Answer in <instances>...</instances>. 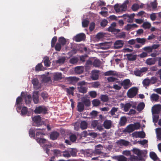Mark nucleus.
<instances>
[{
	"instance_id": "27",
	"label": "nucleus",
	"mask_w": 161,
	"mask_h": 161,
	"mask_svg": "<svg viewBox=\"0 0 161 161\" xmlns=\"http://www.w3.org/2000/svg\"><path fill=\"white\" fill-rule=\"evenodd\" d=\"M127 58L129 60L134 61L136 59V55H133L132 54H126Z\"/></svg>"
},
{
	"instance_id": "36",
	"label": "nucleus",
	"mask_w": 161,
	"mask_h": 161,
	"mask_svg": "<svg viewBox=\"0 0 161 161\" xmlns=\"http://www.w3.org/2000/svg\"><path fill=\"white\" fill-rule=\"evenodd\" d=\"M31 96L30 95H27L25 97V103L26 104H30L31 101Z\"/></svg>"
},
{
	"instance_id": "1",
	"label": "nucleus",
	"mask_w": 161,
	"mask_h": 161,
	"mask_svg": "<svg viewBox=\"0 0 161 161\" xmlns=\"http://www.w3.org/2000/svg\"><path fill=\"white\" fill-rule=\"evenodd\" d=\"M89 84L84 80L79 82L77 84L78 92L83 94L86 93L88 90V85Z\"/></svg>"
},
{
	"instance_id": "11",
	"label": "nucleus",
	"mask_w": 161,
	"mask_h": 161,
	"mask_svg": "<svg viewBox=\"0 0 161 161\" xmlns=\"http://www.w3.org/2000/svg\"><path fill=\"white\" fill-rule=\"evenodd\" d=\"M133 153L137 155L139 157L140 159H142V155L144 154V152L142 151H141L138 149L135 148L133 149L132 150Z\"/></svg>"
},
{
	"instance_id": "22",
	"label": "nucleus",
	"mask_w": 161,
	"mask_h": 161,
	"mask_svg": "<svg viewBox=\"0 0 161 161\" xmlns=\"http://www.w3.org/2000/svg\"><path fill=\"white\" fill-rule=\"evenodd\" d=\"M134 131L132 124H130L127 126L124 130V132H127L129 133L132 132Z\"/></svg>"
},
{
	"instance_id": "52",
	"label": "nucleus",
	"mask_w": 161,
	"mask_h": 161,
	"mask_svg": "<svg viewBox=\"0 0 161 161\" xmlns=\"http://www.w3.org/2000/svg\"><path fill=\"white\" fill-rule=\"evenodd\" d=\"M75 71L78 73L80 74L83 71V67L82 66H77L75 68Z\"/></svg>"
},
{
	"instance_id": "51",
	"label": "nucleus",
	"mask_w": 161,
	"mask_h": 161,
	"mask_svg": "<svg viewBox=\"0 0 161 161\" xmlns=\"http://www.w3.org/2000/svg\"><path fill=\"white\" fill-rule=\"evenodd\" d=\"M77 50L75 48H74L70 51L69 52L68 54L69 55L70 57H72L74 54L77 53Z\"/></svg>"
},
{
	"instance_id": "46",
	"label": "nucleus",
	"mask_w": 161,
	"mask_h": 161,
	"mask_svg": "<svg viewBox=\"0 0 161 161\" xmlns=\"http://www.w3.org/2000/svg\"><path fill=\"white\" fill-rule=\"evenodd\" d=\"M36 141L40 144L45 143L47 142V140L44 138H37L36 139Z\"/></svg>"
},
{
	"instance_id": "30",
	"label": "nucleus",
	"mask_w": 161,
	"mask_h": 161,
	"mask_svg": "<svg viewBox=\"0 0 161 161\" xmlns=\"http://www.w3.org/2000/svg\"><path fill=\"white\" fill-rule=\"evenodd\" d=\"M145 106V104L144 103H140L137 107V110L139 112L142 111L144 108Z\"/></svg>"
},
{
	"instance_id": "48",
	"label": "nucleus",
	"mask_w": 161,
	"mask_h": 161,
	"mask_svg": "<svg viewBox=\"0 0 161 161\" xmlns=\"http://www.w3.org/2000/svg\"><path fill=\"white\" fill-rule=\"evenodd\" d=\"M150 83V80L148 79H145L142 81V84L144 86H148Z\"/></svg>"
},
{
	"instance_id": "20",
	"label": "nucleus",
	"mask_w": 161,
	"mask_h": 161,
	"mask_svg": "<svg viewBox=\"0 0 161 161\" xmlns=\"http://www.w3.org/2000/svg\"><path fill=\"white\" fill-rule=\"evenodd\" d=\"M63 78L62 74L61 73H56L53 75V79L55 81L61 80Z\"/></svg>"
},
{
	"instance_id": "38",
	"label": "nucleus",
	"mask_w": 161,
	"mask_h": 161,
	"mask_svg": "<svg viewBox=\"0 0 161 161\" xmlns=\"http://www.w3.org/2000/svg\"><path fill=\"white\" fill-rule=\"evenodd\" d=\"M136 40L138 43H141L142 45H144L145 43L146 39L144 38H136Z\"/></svg>"
},
{
	"instance_id": "59",
	"label": "nucleus",
	"mask_w": 161,
	"mask_h": 161,
	"mask_svg": "<svg viewBox=\"0 0 161 161\" xmlns=\"http://www.w3.org/2000/svg\"><path fill=\"white\" fill-rule=\"evenodd\" d=\"M65 60V58L64 57H63L58 59L56 61V63L59 64H64Z\"/></svg>"
},
{
	"instance_id": "37",
	"label": "nucleus",
	"mask_w": 161,
	"mask_h": 161,
	"mask_svg": "<svg viewBox=\"0 0 161 161\" xmlns=\"http://www.w3.org/2000/svg\"><path fill=\"white\" fill-rule=\"evenodd\" d=\"M157 139L161 141V128H158L156 130Z\"/></svg>"
},
{
	"instance_id": "5",
	"label": "nucleus",
	"mask_w": 161,
	"mask_h": 161,
	"mask_svg": "<svg viewBox=\"0 0 161 161\" xmlns=\"http://www.w3.org/2000/svg\"><path fill=\"white\" fill-rule=\"evenodd\" d=\"M66 80L68 84L74 85L79 80V78L75 76H70L66 77Z\"/></svg>"
},
{
	"instance_id": "53",
	"label": "nucleus",
	"mask_w": 161,
	"mask_h": 161,
	"mask_svg": "<svg viewBox=\"0 0 161 161\" xmlns=\"http://www.w3.org/2000/svg\"><path fill=\"white\" fill-rule=\"evenodd\" d=\"M69 151V152L70 154L72 156L74 157L76 155L77 152L75 149H70Z\"/></svg>"
},
{
	"instance_id": "12",
	"label": "nucleus",
	"mask_w": 161,
	"mask_h": 161,
	"mask_svg": "<svg viewBox=\"0 0 161 161\" xmlns=\"http://www.w3.org/2000/svg\"><path fill=\"white\" fill-rule=\"evenodd\" d=\"M39 92L35 91L33 92L32 98L33 101L35 104H37L39 101Z\"/></svg>"
},
{
	"instance_id": "24",
	"label": "nucleus",
	"mask_w": 161,
	"mask_h": 161,
	"mask_svg": "<svg viewBox=\"0 0 161 161\" xmlns=\"http://www.w3.org/2000/svg\"><path fill=\"white\" fill-rule=\"evenodd\" d=\"M129 142L126 141H125L123 140H120L118 141L116 143L118 145L120 146H127L129 145Z\"/></svg>"
},
{
	"instance_id": "2",
	"label": "nucleus",
	"mask_w": 161,
	"mask_h": 161,
	"mask_svg": "<svg viewBox=\"0 0 161 161\" xmlns=\"http://www.w3.org/2000/svg\"><path fill=\"white\" fill-rule=\"evenodd\" d=\"M129 2V0H126L122 4L119 5V4H116L114 6V8L117 13L122 12L125 11L127 9V5Z\"/></svg>"
},
{
	"instance_id": "18",
	"label": "nucleus",
	"mask_w": 161,
	"mask_h": 161,
	"mask_svg": "<svg viewBox=\"0 0 161 161\" xmlns=\"http://www.w3.org/2000/svg\"><path fill=\"white\" fill-rule=\"evenodd\" d=\"M32 120L36 124V126H39L40 125L41 121V117L40 115L35 116L32 118Z\"/></svg>"
},
{
	"instance_id": "61",
	"label": "nucleus",
	"mask_w": 161,
	"mask_h": 161,
	"mask_svg": "<svg viewBox=\"0 0 161 161\" xmlns=\"http://www.w3.org/2000/svg\"><path fill=\"white\" fill-rule=\"evenodd\" d=\"M101 99L103 102H106L108 100V96L106 95H102L101 96Z\"/></svg>"
},
{
	"instance_id": "4",
	"label": "nucleus",
	"mask_w": 161,
	"mask_h": 161,
	"mask_svg": "<svg viewBox=\"0 0 161 161\" xmlns=\"http://www.w3.org/2000/svg\"><path fill=\"white\" fill-rule=\"evenodd\" d=\"M147 68L145 67H142L140 69H136L134 71V74L136 76L140 77L143 75L142 73L146 72L147 70Z\"/></svg>"
},
{
	"instance_id": "43",
	"label": "nucleus",
	"mask_w": 161,
	"mask_h": 161,
	"mask_svg": "<svg viewBox=\"0 0 161 161\" xmlns=\"http://www.w3.org/2000/svg\"><path fill=\"white\" fill-rule=\"evenodd\" d=\"M130 103H126L124 107V110L125 112L128 111L130 108L131 107Z\"/></svg>"
},
{
	"instance_id": "8",
	"label": "nucleus",
	"mask_w": 161,
	"mask_h": 161,
	"mask_svg": "<svg viewBox=\"0 0 161 161\" xmlns=\"http://www.w3.org/2000/svg\"><path fill=\"white\" fill-rule=\"evenodd\" d=\"M31 82L35 89L37 90L41 88V84L39 83V80L37 78H34L32 80Z\"/></svg>"
},
{
	"instance_id": "64",
	"label": "nucleus",
	"mask_w": 161,
	"mask_h": 161,
	"mask_svg": "<svg viewBox=\"0 0 161 161\" xmlns=\"http://www.w3.org/2000/svg\"><path fill=\"white\" fill-rule=\"evenodd\" d=\"M118 161H127V158L123 155H121L118 158Z\"/></svg>"
},
{
	"instance_id": "32",
	"label": "nucleus",
	"mask_w": 161,
	"mask_h": 161,
	"mask_svg": "<svg viewBox=\"0 0 161 161\" xmlns=\"http://www.w3.org/2000/svg\"><path fill=\"white\" fill-rule=\"evenodd\" d=\"M58 42L62 46L65 45L67 42L66 39L63 37H60L58 38Z\"/></svg>"
},
{
	"instance_id": "41",
	"label": "nucleus",
	"mask_w": 161,
	"mask_h": 161,
	"mask_svg": "<svg viewBox=\"0 0 161 161\" xmlns=\"http://www.w3.org/2000/svg\"><path fill=\"white\" fill-rule=\"evenodd\" d=\"M21 114L22 115H25L26 114L28 113V108L24 106L21 108Z\"/></svg>"
},
{
	"instance_id": "58",
	"label": "nucleus",
	"mask_w": 161,
	"mask_h": 161,
	"mask_svg": "<svg viewBox=\"0 0 161 161\" xmlns=\"http://www.w3.org/2000/svg\"><path fill=\"white\" fill-rule=\"evenodd\" d=\"M132 125L134 130L139 129L141 127V125L139 123H135L134 124H132Z\"/></svg>"
},
{
	"instance_id": "63",
	"label": "nucleus",
	"mask_w": 161,
	"mask_h": 161,
	"mask_svg": "<svg viewBox=\"0 0 161 161\" xmlns=\"http://www.w3.org/2000/svg\"><path fill=\"white\" fill-rule=\"evenodd\" d=\"M89 94L90 96L93 98L96 97L97 96V92L95 91H92L90 92H89Z\"/></svg>"
},
{
	"instance_id": "50",
	"label": "nucleus",
	"mask_w": 161,
	"mask_h": 161,
	"mask_svg": "<svg viewBox=\"0 0 161 161\" xmlns=\"http://www.w3.org/2000/svg\"><path fill=\"white\" fill-rule=\"evenodd\" d=\"M43 66L41 63L38 64L36 66L35 70L36 71H40L42 70Z\"/></svg>"
},
{
	"instance_id": "55",
	"label": "nucleus",
	"mask_w": 161,
	"mask_h": 161,
	"mask_svg": "<svg viewBox=\"0 0 161 161\" xmlns=\"http://www.w3.org/2000/svg\"><path fill=\"white\" fill-rule=\"evenodd\" d=\"M135 16V14H131L130 15H128V14H124L122 16H119V17H123L125 19H126V17H127V18H131L132 19H133V18H134V17Z\"/></svg>"
},
{
	"instance_id": "39",
	"label": "nucleus",
	"mask_w": 161,
	"mask_h": 161,
	"mask_svg": "<svg viewBox=\"0 0 161 161\" xmlns=\"http://www.w3.org/2000/svg\"><path fill=\"white\" fill-rule=\"evenodd\" d=\"M43 62L45 66L46 67H49L50 64V62L48 57H46L44 59Z\"/></svg>"
},
{
	"instance_id": "42",
	"label": "nucleus",
	"mask_w": 161,
	"mask_h": 161,
	"mask_svg": "<svg viewBox=\"0 0 161 161\" xmlns=\"http://www.w3.org/2000/svg\"><path fill=\"white\" fill-rule=\"evenodd\" d=\"M142 26L145 29H149L151 26V24L148 22H145L143 23Z\"/></svg>"
},
{
	"instance_id": "28",
	"label": "nucleus",
	"mask_w": 161,
	"mask_h": 161,
	"mask_svg": "<svg viewBox=\"0 0 161 161\" xmlns=\"http://www.w3.org/2000/svg\"><path fill=\"white\" fill-rule=\"evenodd\" d=\"M77 110L80 112H81L84 109V105L81 102H79L77 106Z\"/></svg>"
},
{
	"instance_id": "29",
	"label": "nucleus",
	"mask_w": 161,
	"mask_h": 161,
	"mask_svg": "<svg viewBox=\"0 0 161 161\" xmlns=\"http://www.w3.org/2000/svg\"><path fill=\"white\" fill-rule=\"evenodd\" d=\"M75 89L74 87L73 86L70 87L69 88H66V91L68 94L73 96L74 94V91Z\"/></svg>"
},
{
	"instance_id": "3",
	"label": "nucleus",
	"mask_w": 161,
	"mask_h": 161,
	"mask_svg": "<svg viewBox=\"0 0 161 161\" xmlns=\"http://www.w3.org/2000/svg\"><path fill=\"white\" fill-rule=\"evenodd\" d=\"M47 111V109L45 106H39L36 107L34 112L36 114H45L48 113Z\"/></svg>"
},
{
	"instance_id": "23",
	"label": "nucleus",
	"mask_w": 161,
	"mask_h": 161,
	"mask_svg": "<svg viewBox=\"0 0 161 161\" xmlns=\"http://www.w3.org/2000/svg\"><path fill=\"white\" fill-rule=\"evenodd\" d=\"M127 119L125 116H122L120 118L119 125L120 126H124L126 124Z\"/></svg>"
},
{
	"instance_id": "10",
	"label": "nucleus",
	"mask_w": 161,
	"mask_h": 161,
	"mask_svg": "<svg viewBox=\"0 0 161 161\" xmlns=\"http://www.w3.org/2000/svg\"><path fill=\"white\" fill-rule=\"evenodd\" d=\"M134 137L136 138L139 137L141 138H144L145 136V133L143 131H136L132 134Z\"/></svg>"
},
{
	"instance_id": "21",
	"label": "nucleus",
	"mask_w": 161,
	"mask_h": 161,
	"mask_svg": "<svg viewBox=\"0 0 161 161\" xmlns=\"http://www.w3.org/2000/svg\"><path fill=\"white\" fill-rule=\"evenodd\" d=\"M40 129H36L35 128H31L29 131V135L31 137H34L35 136V132L37 130H41Z\"/></svg>"
},
{
	"instance_id": "14",
	"label": "nucleus",
	"mask_w": 161,
	"mask_h": 161,
	"mask_svg": "<svg viewBox=\"0 0 161 161\" xmlns=\"http://www.w3.org/2000/svg\"><path fill=\"white\" fill-rule=\"evenodd\" d=\"M22 101L23 99L21 97L19 96L17 97L16 100L15 105L16 106L17 110H21V102Z\"/></svg>"
},
{
	"instance_id": "31",
	"label": "nucleus",
	"mask_w": 161,
	"mask_h": 161,
	"mask_svg": "<svg viewBox=\"0 0 161 161\" xmlns=\"http://www.w3.org/2000/svg\"><path fill=\"white\" fill-rule=\"evenodd\" d=\"M150 157L154 161L157 160H159L156 154L153 152H152L150 153Z\"/></svg>"
},
{
	"instance_id": "54",
	"label": "nucleus",
	"mask_w": 161,
	"mask_h": 161,
	"mask_svg": "<svg viewBox=\"0 0 161 161\" xmlns=\"http://www.w3.org/2000/svg\"><path fill=\"white\" fill-rule=\"evenodd\" d=\"M57 41V37L55 36L52 39L51 42V46L52 47H54L55 46V43Z\"/></svg>"
},
{
	"instance_id": "57",
	"label": "nucleus",
	"mask_w": 161,
	"mask_h": 161,
	"mask_svg": "<svg viewBox=\"0 0 161 161\" xmlns=\"http://www.w3.org/2000/svg\"><path fill=\"white\" fill-rule=\"evenodd\" d=\"M143 50L147 53H150L153 51L151 46H147L144 47Z\"/></svg>"
},
{
	"instance_id": "17",
	"label": "nucleus",
	"mask_w": 161,
	"mask_h": 161,
	"mask_svg": "<svg viewBox=\"0 0 161 161\" xmlns=\"http://www.w3.org/2000/svg\"><path fill=\"white\" fill-rule=\"evenodd\" d=\"M123 45V41L122 40H117L114 43V47L115 48L119 49L122 47Z\"/></svg>"
},
{
	"instance_id": "56",
	"label": "nucleus",
	"mask_w": 161,
	"mask_h": 161,
	"mask_svg": "<svg viewBox=\"0 0 161 161\" xmlns=\"http://www.w3.org/2000/svg\"><path fill=\"white\" fill-rule=\"evenodd\" d=\"M99 123L97 120H94L92 122L91 126L93 128H95L96 127H97Z\"/></svg>"
},
{
	"instance_id": "35",
	"label": "nucleus",
	"mask_w": 161,
	"mask_h": 161,
	"mask_svg": "<svg viewBox=\"0 0 161 161\" xmlns=\"http://www.w3.org/2000/svg\"><path fill=\"white\" fill-rule=\"evenodd\" d=\"M101 61L99 59H95L92 63V65L95 67H98L101 65Z\"/></svg>"
},
{
	"instance_id": "34",
	"label": "nucleus",
	"mask_w": 161,
	"mask_h": 161,
	"mask_svg": "<svg viewBox=\"0 0 161 161\" xmlns=\"http://www.w3.org/2000/svg\"><path fill=\"white\" fill-rule=\"evenodd\" d=\"M160 109L158 105L154 106L152 108V111L153 114H158Z\"/></svg>"
},
{
	"instance_id": "44",
	"label": "nucleus",
	"mask_w": 161,
	"mask_h": 161,
	"mask_svg": "<svg viewBox=\"0 0 161 161\" xmlns=\"http://www.w3.org/2000/svg\"><path fill=\"white\" fill-rule=\"evenodd\" d=\"M116 75V74L115 73L114 71L113 70H109L104 73V75L106 76L115 75Z\"/></svg>"
},
{
	"instance_id": "25",
	"label": "nucleus",
	"mask_w": 161,
	"mask_h": 161,
	"mask_svg": "<svg viewBox=\"0 0 161 161\" xmlns=\"http://www.w3.org/2000/svg\"><path fill=\"white\" fill-rule=\"evenodd\" d=\"M138 27V26L136 24H127V25L125 26V29L127 31H130L131 29H133L135 28H137Z\"/></svg>"
},
{
	"instance_id": "16",
	"label": "nucleus",
	"mask_w": 161,
	"mask_h": 161,
	"mask_svg": "<svg viewBox=\"0 0 161 161\" xmlns=\"http://www.w3.org/2000/svg\"><path fill=\"white\" fill-rule=\"evenodd\" d=\"M112 123V121L111 120L106 119L104 121L103 126L105 128L108 129L111 127Z\"/></svg>"
},
{
	"instance_id": "49",
	"label": "nucleus",
	"mask_w": 161,
	"mask_h": 161,
	"mask_svg": "<svg viewBox=\"0 0 161 161\" xmlns=\"http://www.w3.org/2000/svg\"><path fill=\"white\" fill-rule=\"evenodd\" d=\"M100 101L98 99H95L92 101V104L94 106H99L100 104Z\"/></svg>"
},
{
	"instance_id": "19",
	"label": "nucleus",
	"mask_w": 161,
	"mask_h": 161,
	"mask_svg": "<svg viewBox=\"0 0 161 161\" xmlns=\"http://www.w3.org/2000/svg\"><path fill=\"white\" fill-rule=\"evenodd\" d=\"M99 72V71L98 70H94L92 71L91 78L93 80H96L98 79Z\"/></svg>"
},
{
	"instance_id": "9",
	"label": "nucleus",
	"mask_w": 161,
	"mask_h": 161,
	"mask_svg": "<svg viewBox=\"0 0 161 161\" xmlns=\"http://www.w3.org/2000/svg\"><path fill=\"white\" fill-rule=\"evenodd\" d=\"M86 38V35L83 33H81L77 35L74 37V40L77 42H80L84 40Z\"/></svg>"
},
{
	"instance_id": "47",
	"label": "nucleus",
	"mask_w": 161,
	"mask_h": 161,
	"mask_svg": "<svg viewBox=\"0 0 161 161\" xmlns=\"http://www.w3.org/2000/svg\"><path fill=\"white\" fill-rule=\"evenodd\" d=\"M80 128L82 129H85L87 128V124L85 121H82L80 123Z\"/></svg>"
},
{
	"instance_id": "26",
	"label": "nucleus",
	"mask_w": 161,
	"mask_h": 161,
	"mask_svg": "<svg viewBox=\"0 0 161 161\" xmlns=\"http://www.w3.org/2000/svg\"><path fill=\"white\" fill-rule=\"evenodd\" d=\"M107 30L109 32L114 33V34H116L120 32V31L119 29H116L111 27L109 26L107 29Z\"/></svg>"
},
{
	"instance_id": "13",
	"label": "nucleus",
	"mask_w": 161,
	"mask_h": 161,
	"mask_svg": "<svg viewBox=\"0 0 161 161\" xmlns=\"http://www.w3.org/2000/svg\"><path fill=\"white\" fill-rule=\"evenodd\" d=\"M157 61V57L156 58H149L146 60L145 63L147 65H152L154 64Z\"/></svg>"
},
{
	"instance_id": "62",
	"label": "nucleus",
	"mask_w": 161,
	"mask_h": 161,
	"mask_svg": "<svg viewBox=\"0 0 161 161\" xmlns=\"http://www.w3.org/2000/svg\"><path fill=\"white\" fill-rule=\"evenodd\" d=\"M77 139V137L74 134L71 135L69 136V139L72 142H75Z\"/></svg>"
},
{
	"instance_id": "33",
	"label": "nucleus",
	"mask_w": 161,
	"mask_h": 161,
	"mask_svg": "<svg viewBox=\"0 0 161 161\" xmlns=\"http://www.w3.org/2000/svg\"><path fill=\"white\" fill-rule=\"evenodd\" d=\"M151 99L153 101H157L159 98V96L158 95L155 94H152L150 97Z\"/></svg>"
},
{
	"instance_id": "45",
	"label": "nucleus",
	"mask_w": 161,
	"mask_h": 161,
	"mask_svg": "<svg viewBox=\"0 0 161 161\" xmlns=\"http://www.w3.org/2000/svg\"><path fill=\"white\" fill-rule=\"evenodd\" d=\"M79 61V59L77 57H73L71 58L69 60L70 63L74 64L77 63Z\"/></svg>"
},
{
	"instance_id": "7",
	"label": "nucleus",
	"mask_w": 161,
	"mask_h": 161,
	"mask_svg": "<svg viewBox=\"0 0 161 161\" xmlns=\"http://www.w3.org/2000/svg\"><path fill=\"white\" fill-rule=\"evenodd\" d=\"M137 90L135 88L130 89L127 92V96L129 98H133L137 94Z\"/></svg>"
},
{
	"instance_id": "60",
	"label": "nucleus",
	"mask_w": 161,
	"mask_h": 161,
	"mask_svg": "<svg viewBox=\"0 0 161 161\" xmlns=\"http://www.w3.org/2000/svg\"><path fill=\"white\" fill-rule=\"evenodd\" d=\"M89 21L87 20L84 19L82 22V26L83 27H86L88 26Z\"/></svg>"
},
{
	"instance_id": "15",
	"label": "nucleus",
	"mask_w": 161,
	"mask_h": 161,
	"mask_svg": "<svg viewBox=\"0 0 161 161\" xmlns=\"http://www.w3.org/2000/svg\"><path fill=\"white\" fill-rule=\"evenodd\" d=\"M59 136V133L57 131H53L51 133L50 135V139L53 140H56Z\"/></svg>"
},
{
	"instance_id": "40",
	"label": "nucleus",
	"mask_w": 161,
	"mask_h": 161,
	"mask_svg": "<svg viewBox=\"0 0 161 161\" xmlns=\"http://www.w3.org/2000/svg\"><path fill=\"white\" fill-rule=\"evenodd\" d=\"M83 104L87 107H88L90 105V102L89 99L87 98H84L82 100V102Z\"/></svg>"
},
{
	"instance_id": "6",
	"label": "nucleus",
	"mask_w": 161,
	"mask_h": 161,
	"mask_svg": "<svg viewBox=\"0 0 161 161\" xmlns=\"http://www.w3.org/2000/svg\"><path fill=\"white\" fill-rule=\"evenodd\" d=\"M120 85L123 86L125 89H127L130 87L131 83L129 79H126L122 81L120 83Z\"/></svg>"
}]
</instances>
